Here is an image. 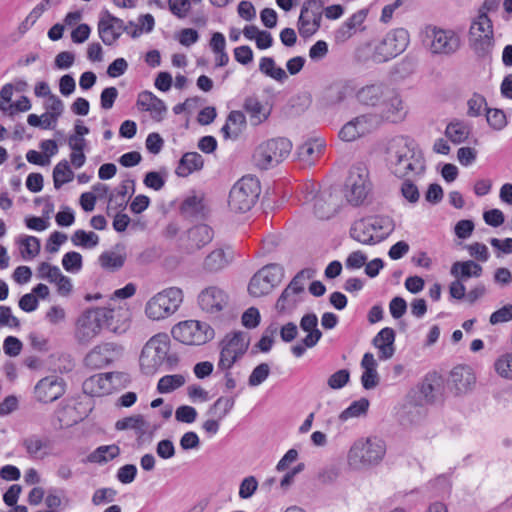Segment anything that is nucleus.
<instances>
[{"mask_svg":"<svg viewBox=\"0 0 512 512\" xmlns=\"http://www.w3.org/2000/svg\"><path fill=\"white\" fill-rule=\"evenodd\" d=\"M166 175L165 172L150 171L146 173L143 182L148 188L158 191L165 185Z\"/></svg>","mask_w":512,"mask_h":512,"instance_id":"61","label":"nucleus"},{"mask_svg":"<svg viewBox=\"0 0 512 512\" xmlns=\"http://www.w3.org/2000/svg\"><path fill=\"white\" fill-rule=\"evenodd\" d=\"M311 187V191L306 196V200L314 201V214L320 219H328L333 214L334 209L329 205H326L324 200V194H314L316 191V185L310 184L307 189Z\"/></svg>","mask_w":512,"mask_h":512,"instance_id":"34","label":"nucleus"},{"mask_svg":"<svg viewBox=\"0 0 512 512\" xmlns=\"http://www.w3.org/2000/svg\"><path fill=\"white\" fill-rule=\"evenodd\" d=\"M386 447L384 441L378 438L358 440L350 448L348 459L351 465H375L384 457Z\"/></svg>","mask_w":512,"mask_h":512,"instance_id":"9","label":"nucleus"},{"mask_svg":"<svg viewBox=\"0 0 512 512\" xmlns=\"http://www.w3.org/2000/svg\"><path fill=\"white\" fill-rule=\"evenodd\" d=\"M326 143L322 139H309L296 150L297 160H317L325 155Z\"/></svg>","mask_w":512,"mask_h":512,"instance_id":"27","label":"nucleus"},{"mask_svg":"<svg viewBox=\"0 0 512 512\" xmlns=\"http://www.w3.org/2000/svg\"><path fill=\"white\" fill-rule=\"evenodd\" d=\"M115 344L103 343L94 347L84 359L85 365L92 369L103 368L113 362Z\"/></svg>","mask_w":512,"mask_h":512,"instance_id":"21","label":"nucleus"},{"mask_svg":"<svg viewBox=\"0 0 512 512\" xmlns=\"http://www.w3.org/2000/svg\"><path fill=\"white\" fill-rule=\"evenodd\" d=\"M85 162H58L53 170V183L56 189H60L64 184L74 179L72 167L79 169Z\"/></svg>","mask_w":512,"mask_h":512,"instance_id":"28","label":"nucleus"},{"mask_svg":"<svg viewBox=\"0 0 512 512\" xmlns=\"http://www.w3.org/2000/svg\"><path fill=\"white\" fill-rule=\"evenodd\" d=\"M68 145L71 149L70 160H85L84 147L86 141L84 138L78 136H70L68 138Z\"/></svg>","mask_w":512,"mask_h":512,"instance_id":"55","label":"nucleus"},{"mask_svg":"<svg viewBox=\"0 0 512 512\" xmlns=\"http://www.w3.org/2000/svg\"><path fill=\"white\" fill-rule=\"evenodd\" d=\"M147 427L148 424L142 415L125 417L115 423L116 430L133 429L139 435H144L146 433Z\"/></svg>","mask_w":512,"mask_h":512,"instance_id":"37","label":"nucleus"},{"mask_svg":"<svg viewBox=\"0 0 512 512\" xmlns=\"http://www.w3.org/2000/svg\"><path fill=\"white\" fill-rule=\"evenodd\" d=\"M241 358L242 357L238 356L235 353V351L221 346L217 369L218 370H230L233 367V365Z\"/></svg>","mask_w":512,"mask_h":512,"instance_id":"49","label":"nucleus"},{"mask_svg":"<svg viewBox=\"0 0 512 512\" xmlns=\"http://www.w3.org/2000/svg\"><path fill=\"white\" fill-rule=\"evenodd\" d=\"M350 380V372L347 369H341L333 373L327 381L328 386L331 389H341Z\"/></svg>","mask_w":512,"mask_h":512,"instance_id":"58","label":"nucleus"},{"mask_svg":"<svg viewBox=\"0 0 512 512\" xmlns=\"http://www.w3.org/2000/svg\"><path fill=\"white\" fill-rule=\"evenodd\" d=\"M350 236L362 244L371 245L377 243L374 239V233L367 221V218H362L353 223L350 228Z\"/></svg>","mask_w":512,"mask_h":512,"instance_id":"31","label":"nucleus"},{"mask_svg":"<svg viewBox=\"0 0 512 512\" xmlns=\"http://www.w3.org/2000/svg\"><path fill=\"white\" fill-rule=\"evenodd\" d=\"M120 311L108 307H98L88 310L79 319L78 337L80 341H89L105 328L114 333H119L121 327L117 324Z\"/></svg>","mask_w":512,"mask_h":512,"instance_id":"1","label":"nucleus"},{"mask_svg":"<svg viewBox=\"0 0 512 512\" xmlns=\"http://www.w3.org/2000/svg\"><path fill=\"white\" fill-rule=\"evenodd\" d=\"M369 192L370 189L355 185V182L353 184H345V198L352 206L357 207L363 204Z\"/></svg>","mask_w":512,"mask_h":512,"instance_id":"41","label":"nucleus"},{"mask_svg":"<svg viewBox=\"0 0 512 512\" xmlns=\"http://www.w3.org/2000/svg\"><path fill=\"white\" fill-rule=\"evenodd\" d=\"M370 402L367 398H360L353 401L345 410L339 415L341 421H346L349 418L359 417L367 413Z\"/></svg>","mask_w":512,"mask_h":512,"instance_id":"44","label":"nucleus"},{"mask_svg":"<svg viewBox=\"0 0 512 512\" xmlns=\"http://www.w3.org/2000/svg\"><path fill=\"white\" fill-rule=\"evenodd\" d=\"M270 367L267 363H260L251 372L248 378V385L256 387L261 385L269 376Z\"/></svg>","mask_w":512,"mask_h":512,"instance_id":"50","label":"nucleus"},{"mask_svg":"<svg viewBox=\"0 0 512 512\" xmlns=\"http://www.w3.org/2000/svg\"><path fill=\"white\" fill-rule=\"evenodd\" d=\"M119 376L120 373L115 372L93 375L84 381L83 391L93 397L109 394L113 388L112 379Z\"/></svg>","mask_w":512,"mask_h":512,"instance_id":"20","label":"nucleus"},{"mask_svg":"<svg viewBox=\"0 0 512 512\" xmlns=\"http://www.w3.org/2000/svg\"><path fill=\"white\" fill-rule=\"evenodd\" d=\"M71 242L74 246L92 249L99 244V236L95 232L78 229L72 234Z\"/></svg>","mask_w":512,"mask_h":512,"instance_id":"39","label":"nucleus"},{"mask_svg":"<svg viewBox=\"0 0 512 512\" xmlns=\"http://www.w3.org/2000/svg\"><path fill=\"white\" fill-rule=\"evenodd\" d=\"M408 110L401 95L392 88L386 92L380 106L378 107L377 117L382 122L400 123L407 116Z\"/></svg>","mask_w":512,"mask_h":512,"instance_id":"13","label":"nucleus"},{"mask_svg":"<svg viewBox=\"0 0 512 512\" xmlns=\"http://www.w3.org/2000/svg\"><path fill=\"white\" fill-rule=\"evenodd\" d=\"M292 147V142L288 138L277 137L261 143L257 152L262 160L285 159L290 155Z\"/></svg>","mask_w":512,"mask_h":512,"instance_id":"17","label":"nucleus"},{"mask_svg":"<svg viewBox=\"0 0 512 512\" xmlns=\"http://www.w3.org/2000/svg\"><path fill=\"white\" fill-rule=\"evenodd\" d=\"M468 40L470 48L478 57L485 58L491 54L494 47V31L488 15H477L471 21Z\"/></svg>","mask_w":512,"mask_h":512,"instance_id":"4","label":"nucleus"},{"mask_svg":"<svg viewBox=\"0 0 512 512\" xmlns=\"http://www.w3.org/2000/svg\"><path fill=\"white\" fill-rule=\"evenodd\" d=\"M182 302V290L170 287L157 293L146 303L145 314L152 320L165 319L174 314Z\"/></svg>","mask_w":512,"mask_h":512,"instance_id":"5","label":"nucleus"},{"mask_svg":"<svg viewBox=\"0 0 512 512\" xmlns=\"http://www.w3.org/2000/svg\"><path fill=\"white\" fill-rule=\"evenodd\" d=\"M235 404L234 397H219L208 409V414L217 416L219 420L224 419Z\"/></svg>","mask_w":512,"mask_h":512,"instance_id":"43","label":"nucleus"},{"mask_svg":"<svg viewBox=\"0 0 512 512\" xmlns=\"http://www.w3.org/2000/svg\"><path fill=\"white\" fill-rule=\"evenodd\" d=\"M447 383L456 395H460L471 389L475 383V376L469 366L458 365L450 371Z\"/></svg>","mask_w":512,"mask_h":512,"instance_id":"19","label":"nucleus"},{"mask_svg":"<svg viewBox=\"0 0 512 512\" xmlns=\"http://www.w3.org/2000/svg\"><path fill=\"white\" fill-rule=\"evenodd\" d=\"M450 274L463 281L472 277V260L467 261H457L455 262L451 269Z\"/></svg>","mask_w":512,"mask_h":512,"instance_id":"52","label":"nucleus"},{"mask_svg":"<svg viewBox=\"0 0 512 512\" xmlns=\"http://www.w3.org/2000/svg\"><path fill=\"white\" fill-rule=\"evenodd\" d=\"M228 296L220 288L211 286L201 291L198 295V303L207 313H218L227 304Z\"/></svg>","mask_w":512,"mask_h":512,"instance_id":"18","label":"nucleus"},{"mask_svg":"<svg viewBox=\"0 0 512 512\" xmlns=\"http://www.w3.org/2000/svg\"><path fill=\"white\" fill-rule=\"evenodd\" d=\"M470 133L468 125L461 121H453L446 127V136L455 144L465 141Z\"/></svg>","mask_w":512,"mask_h":512,"instance_id":"42","label":"nucleus"},{"mask_svg":"<svg viewBox=\"0 0 512 512\" xmlns=\"http://www.w3.org/2000/svg\"><path fill=\"white\" fill-rule=\"evenodd\" d=\"M65 388L66 383L63 378L50 375L37 382L34 393L39 402L51 403L59 399L65 393Z\"/></svg>","mask_w":512,"mask_h":512,"instance_id":"16","label":"nucleus"},{"mask_svg":"<svg viewBox=\"0 0 512 512\" xmlns=\"http://www.w3.org/2000/svg\"><path fill=\"white\" fill-rule=\"evenodd\" d=\"M119 454L120 448L117 445H102L90 453L88 460L92 463H106L116 458Z\"/></svg>","mask_w":512,"mask_h":512,"instance_id":"36","label":"nucleus"},{"mask_svg":"<svg viewBox=\"0 0 512 512\" xmlns=\"http://www.w3.org/2000/svg\"><path fill=\"white\" fill-rule=\"evenodd\" d=\"M21 445L30 459L42 460L48 455L46 449L50 447V440L46 436L30 434L21 439Z\"/></svg>","mask_w":512,"mask_h":512,"instance_id":"23","label":"nucleus"},{"mask_svg":"<svg viewBox=\"0 0 512 512\" xmlns=\"http://www.w3.org/2000/svg\"><path fill=\"white\" fill-rule=\"evenodd\" d=\"M60 0H42L38 5H36L32 11L28 14V16L22 21L19 26V30L21 32H26L30 29L39 17L43 14L45 10H47L52 4L59 3Z\"/></svg>","mask_w":512,"mask_h":512,"instance_id":"38","label":"nucleus"},{"mask_svg":"<svg viewBox=\"0 0 512 512\" xmlns=\"http://www.w3.org/2000/svg\"><path fill=\"white\" fill-rule=\"evenodd\" d=\"M247 334L243 331H235L232 333H229L225 336V338L221 341L220 346H223L225 348H229L238 356H243L248 347H249V340H246Z\"/></svg>","mask_w":512,"mask_h":512,"instance_id":"32","label":"nucleus"},{"mask_svg":"<svg viewBox=\"0 0 512 512\" xmlns=\"http://www.w3.org/2000/svg\"><path fill=\"white\" fill-rule=\"evenodd\" d=\"M430 49L434 54L452 55L461 46V39L458 33L451 29L434 27L431 34Z\"/></svg>","mask_w":512,"mask_h":512,"instance_id":"15","label":"nucleus"},{"mask_svg":"<svg viewBox=\"0 0 512 512\" xmlns=\"http://www.w3.org/2000/svg\"><path fill=\"white\" fill-rule=\"evenodd\" d=\"M126 260V255L114 251H104L100 254L98 261L104 270L115 272L121 269Z\"/></svg>","mask_w":512,"mask_h":512,"instance_id":"35","label":"nucleus"},{"mask_svg":"<svg viewBox=\"0 0 512 512\" xmlns=\"http://www.w3.org/2000/svg\"><path fill=\"white\" fill-rule=\"evenodd\" d=\"M258 488V481L254 476L245 477L239 486V497L241 499L251 498Z\"/></svg>","mask_w":512,"mask_h":512,"instance_id":"57","label":"nucleus"},{"mask_svg":"<svg viewBox=\"0 0 512 512\" xmlns=\"http://www.w3.org/2000/svg\"><path fill=\"white\" fill-rule=\"evenodd\" d=\"M175 340L186 345H203L214 338V329L206 322L186 320L173 326Z\"/></svg>","mask_w":512,"mask_h":512,"instance_id":"7","label":"nucleus"},{"mask_svg":"<svg viewBox=\"0 0 512 512\" xmlns=\"http://www.w3.org/2000/svg\"><path fill=\"white\" fill-rule=\"evenodd\" d=\"M353 120L360 137L375 130L381 124L375 114L361 115Z\"/></svg>","mask_w":512,"mask_h":512,"instance_id":"45","label":"nucleus"},{"mask_svg":"<svg viewBox=\"0 0 512 512\" xmlns=\"http://www.w3.org/2000/svg\"><path fill=\"white\" fill-rule=\"evenodd\" d=\"M373 154L375 157H383L386 160L392 158L395 160H422L424 158L418 143L413 138L404 135L379 141L374 147Z\"/></svg>","mask_w":512,"mask_h":512,"instance_id":"2","label":"nucleus"},{"mask_svg":"<svg viewBox=\"0 0 512 512\" xmlns=\"http://www.w3.org/2000/svg\"><path fill=\"white\" fill-rule=\"evenodd\" d=\"M184 383L185 378L180 374L165 375L159 379L157 391L161 394L170 393L184 385Z\"/></svg>","mask_w":512,"mask_h":512,"instance_id":"46","label":"nucleus"},{"mask_svg":"<svg viewBox=\"0 0 512 512\" xmlns=\"http://www.w3.org/2000/svg\"><path fill=\"white\" fill-rule=\"evenodd\" d=\"M409 33L404 28L393 29L375 46L372 58L377 63L387 62L405 51Z\"/></svg>","mask_w":512,"mask_h":512,"instance_id":"8","label":"nucleus"},{"mask_svg":"<svg viewBox=\"0 0 512 512\" xmlns=\"http://www.w3.org/2000/svg\"><path fill=\"white\" fill-rule=\"evenodd\" d=\"M170 12L179 19L185 18L190 9V1L188 0H168Z\"/></svg>","mask_w":512,"mask_h":512,"instance_id":"62","label":"nucleus"},{"mask_svg":"<svg viewBox=\"0 0 512 512\" xmlns=\"http://www.w3.org/2000/svg\"><path fill=\"white\" fill-rule=\"evenodd\" d=\"M283 295H284V290L282 291L281 295L277 299L275 308L281 314H284V313L290 314L296 309V307L299 303V300L297 299L296 294H294L291 291L288 292V294L286 295V297L284 299H283Z\"/></svg>","mask_w":512,"mask_h":512,"instance_id":"48","label":"nucleus"},{"mask_svg":"<svg viewBox=\"0 0 512 512\" xmlns=\"http://www.w3.org/2000/svg\"><path fill=\"white\" fill-rule=\"evenodd\" d=\"M496 372L503 378L512 379V353L500 356L494 363Z\"/></svg>","mask_w":512,"mask_h":512,"instance_id":"51","label":"nucleus"},{"mask_svg":"<svg viewBox=\"0 0 512 512\" xmlns=\"http://www.w3.org/2000/svg\"><path fill=\"white\" fill-rule=\"evenodd\" d=\"M444 390V379L437 372L428 373L420 386V392L429 403L438 400Z\"/></svg>","mask_w":512,"mask_h":512,"instance_id":"25","label":"nucleus"},{"mask_svg":"<svg viewBox=\"0 0 512 512\" xmlns=\"http://www.w3.org/2000/svg\"><path fill=\"white\" fill-rule=\"evenodd\" d=\"M313 28L314 26H312L311 16L309 15V12H306V8L301 9L300 16L298 19V30L300 35L303 38L311 37L316 33Z\"/></svg>","mask_w":512,"mask_h":512,"instance_id":"56","label":"nucleus"},{"mask_svg":"<svg viewBox=\"0 0 512 512\" xmlns=\"http://www.w3.org/2000/svg\"><path fill=\"white\" fill-rule=\"evenodd\" d=\"M60 269L58 266L51 265L48 262H42L38 266V277L47 279L50 283L55 282L60 277Z\"/></svg>","mask_w":512,"mask_h":512,"instance_id":"60","label":"nucleus"},{"mask_svg":"<svg viewBox=\"0 0 512 512\" xmlns=\"http://www.w3.org/2000/svg\"><path fill=\"white\" fill-rule=\"evenodd\" d=\"M231 262L228 256L221 248L211 251L203 260L202 268L209 273H215L224 269Z\"/></svg>","mask_w":512,"mask_h":512,"instance_id":"30","label":"nucleus"},{"mask_svg":"<svg viewBox=\"0 0 512 512\" xmlns=\"http://www.w3.org/2000/svg\"><path fill=\"white\" fill-rule=\"evenodd\" d=\"M123 32L132 38H137L142 34V29L134 27V30L130 31L129 26H126L122 19L112 15L108 10L102 12L98 22V33L105 45H112Z\"/></svg>","mask_w":512,"mask_h":512,"instance_id":"12","label":"nucleus"},{"mask_svg":"<svg viewBox=\"0 0 512 512\" xmlns=\"http://www.w3.org/2000/svg\"><path fill=\"white\" fill-rule=\"evenodd\" d=\"M359 185L371 190V183L369 181V171L365 165V162H357L353 165L350 170L345 184Z\"/></svg>","mask_w":512,"mask_h":512,"instance_id":"33","label":"nucleus"},{"mask_svg":"<svg viewBox=\"0 0 512 512\" xmlns=\"http://www.w3.org/2000/svg\"><path fill=\"white\" fill-rule=\"evenodd\" d=\"M389 88L384 83L369 84L356 92V99L361 105L378 109Z\"/></svg>","mask_w":512,"mask_h":512,"instance_id":"22","label":"nucleus"},{"mask_svg":"<svg viewBox=\"0 0 512 512\" xmlns=\"http://www.w3.org/2000/svg\"><path fill=\"white\" fill-rule=\"evenodd\" d=\"M128 193V187L125 183L119 185L113 193L109 195L108 199V209L112 206L115 208L126 207V195Z\"/></svg>","mask_w":512,"mask_h":512,"instance_id":"53","label":"nucleus"},{"mask_svg":"<svg viewBox=\"0 0 512 512\" xmlns=\"http://www.w3.org/2000/svg\"><path fill=\"white\" fill-rule=\"evenodd\" d=\"M244 109L250 114L251 118L257 120V123H261L267 119V115L262 113V104L255 98H247L244 103Z\"/></svg>","mask_w":512,"mask_h":512,"instance_id":"54","label":"nucleus"},{"mask_svg":"<svg viewBox=\"0 0 512 512\" xmlns=\"http://www.w3.org/2000/svg\"><path fill=\"white\" fill-rule=\"evenodd\" d=\"M353 92V88L348 81H336L329 85L324 94L326 102L335 105L346 99Z\"/></svg>","mask_w":512,"mask_h":512,"instance_id":"29","label":"nucleus"},{"mask_svg":"<svg viewBox=\"0 0 512 512\" xmlns=\"http://www.w3.org/2000/svg\"><path fill=\"white\" fill-rule=\"evenodd\" d=\"M283 277L284 269L281 265L268 264L252 276L248 285V292L253 297L265 296L281 283Z\"/></svg>","mask_w":512,"mask_h":512,"instance_id":"10","label":"nucleus"},{"mask_svg":"<svg viewBox=\"0 0 512 512\" xmlns=\"http://www.w3.org/2000/svg\"><path fill=\"white\" fill-rule=\"evenodd\" d=\"M214 238V230L207 224H197L180 234L177 240L178 251L192 255L204 248Z\"/></svg>","mask_w":512,"mask_h":512,"instance_id":"11","label":"nucleus"},{"mask_svg":"<svg viewBox=\"0 0 512 512\" xmlns=\"http://www.w3.org/2000/svg\"><path fill=\"white\" fill-rule=\"evenodd\" d=\"M62 266L69 273H78L83 267V257L79 252L69 251L62 257Z\"/></svg>","mask_w":512,"mask_h":512,"instance_id":"47","label":"nucleus"},{"mask_svg":"<svg viewBox=\"0 0 512 512\" xmlns=\"http://www.w3.org/2000/svg\"><path fill=\"white\" fill-rule=\"evenodd\" d=\"M395 331L390 327L381 329L373 338V345L378 348V358L380 360H388L395 353Z\"/></svg>","mask_w":512,"mask_h":512,"instance_id":"24","label":"nucleus"},{"mask_svg":"<svg viewBox=\"0 0 512 512\" xmlns=\"http://www.w3.org/2000/svg\"><path fill=\"white\" fill-rule=\"evenodd\" d=\"M512 320V304H506L490 315L489 322L492 325L504 323Z\"/></svg>","mask_w":512,"mask_h":512,"instance_id":"64","label":"nucleus"},{"mask_svg":"<svg viewBox=\"0 0 512 512\" xmlns=\"http://www.w3.org/2000/svg\"><path fill=\"white\" fill-rule=\"evenodd\" d=\"M181 215L191 221L206 220L211 213V202L203 192H193L180 205Z\"/></svg>","mask_w":512,"mask_h":512,"instance_id":"14","label":"nucleus"},{"mask_svg":"<svg viewBox=\"0 0 512 512\" xmlns=\"http://www.w3.org/2000/svg\"><path fill=\"white\" fill-rule=\"evenodd\" d=\"M170 348V338L166 333H158L144 345L140 355V366L144 373L153 374L164 364Z\"/></svg>","mask_w":512,"mask_h":512,"instance_id":"6","label":"nucleus"},{"mask_svg":"<svg viewBox=\"0 0 512 512\" xmlns=\"http://www.w3.org/2000/svg\"><path fill=\"white\" fill-rule=\"evenodd\" d=\"M300 328L307 333L303 342L308 348H313L322 338V332L318 328V317L315 313L304 314L300 320Z\"/></svg>","mask_w":512,"mask_h":512,"instance_id":"26","label":"nucleus"},{"mask_svg":"<svg viewBox=\"0 0 512 512\" xmlns=\"http://www.w3.org/2000/svg\"><path fill=\"white\" fill-rule=\"evenodd\" d=\"M486 120L494 129H501L506 125V116L503 111L498 109L486 108Z\"/></svg>","mask_w":512,"mask_h":512,"instance_id":"63","label":"nucleus"},{"mask_svg":"<svg viewBox=\"0 0 512 512\" xmlns=\"http://www.w3.org/2000/svg\"><path fill=\"white\" fill-rule=\"evenodd\" d=\"M117 491L113 488L97 489L92 496V503L96 506L110 503L115 500Z\"/></svg>","mask_w":512,"mask_h":512,"instance_id":"59","label":"nucleus"},{"mask_svg":"<svg viewBox=\"0 0 512 512\" xmlns=\"http://www.w3.org/2000/svg\"><path fill=\"white\" fill-rule=\"evenodd\" d=\"M260 193L259 180L251 175L243 176L232 186L228 206L235 213H246L256 204Z\"/></svg>","mask_w":512,"mask_h":512,"instance_id":"3","label":"nucleus"},{"mask_svg":"<svg viewBox=\"0 0 512 512\" xmlns=\"http://www.w3.org/2000/svg\"><path fill=\"white\" fill-rule=\"evenodd\" d=\"M367 221L369 222V225L372 228L373 233H382L379 236V239L376 240L377 242L383 240L386 236H388L389 233L392 232L394 228L393 220L388 216L367 217Z\"/></svg>","mask_w":512,"mask_h":512,"instance_id":"40","label":"nucleus"}]
</instances>
